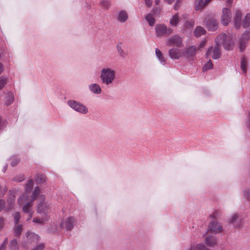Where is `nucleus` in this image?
<instances>
[{
    "label": "nucleus",
    "instance_id": "423d86ee",
    "mask_svg": "<svg viewBox=\"0 0 250 250\" xmlns=\"http://www.w3.org/2000/svg\"><path fill=\"white\" fill-rule=\"evenodd\" d=\"M68 104L74 110L82 114H86L88 111V108L81 103L74 100H69L67 102Z\"/></svg>",
    "mask_w": 250,
    "mask_h": 250
},
{
    "label": "nucleus",
    "instance_id": "e433bc0d",
    "mask_svg": "<svg viewBox=\"0 0 250 250\" xmlns=\"http://www.w3.org/2000/svg\"><path fill=\"white\" fill-rule=\"evenodd\" d=\"M194 24V21L191 20L190 21H187L184 25L185 28H188L192 27Z\"/></svg>",
    "mask_w": 250,
    "mask_h": 250
},
{
    "label": "nucleus",
    "instance_id": "f8f14e48",
    "mask_svg": "<svg viewBox=\"0 0 250 250\" xmlns=\"http://www.w3.org/2000/svg\"><path fill=\"white\" fill-rule=\"evenodd\" d=\"M208 230L213 233H219L223 231V228L218 222L212 221L209 223L208 226Z\"/></svg>",
    "mask_w": 250,
    "mask_h": 250
},
{
    "label": "nucleus",
    "instance_id": "4468645a",
    "mask_svg": "<svg viewBox=\"0 0 250 250\" xmlns=\"http://www.w3.org/2000/svg\"><path fill=\"white\" fill-rule=\"evenodd\" d=\"M204 22L208 30L214 31L218 29V22L214 19H210L205 20Z\"/></svg>",
    "mask_w": 250,
    "mask_h": 250
},
{
    "label": "nucleus",
    "instance_id": "a19ab883",
    "mask_svg": "<svg viewBox=\"0 0 250 250\" xmlns=\"http://www.w3.org/2000/svg\"><path fill=\"white\" fill-rule=\"evenodd\" d=\"M45 245L43 243H41L37 245L35 248L31 250H43L44 249Z\"/></svg>",
    "mask_w": 250,
    "mask_h": 250
},
{
    "label": "nucleus",
    "instance_id": "9b49d317",
    "mask_svg": "<svg viewBox=\"0 0 250 250\" xmlns=\"http://www.w3.org/2000/svg\"><path fill=\"white\" fill-rule=\"evenodd\" d=\"M75 219L73 217H69L61 222L60 226L62 229L69 230L73 229Z\"/></svg>",
    "mask_w": 250,
    "mask_h": 250
},
{
    "label": "nucleus",
    "instance_id": "1a4fd4ad",
    "mask_svg": "<svg viewBox=\"0 0 250 250\" xmlns=\"http://www.w3.org/2000/svg\"><path fill=\"white\" fill-rule=\"evenodd\" d=\"M167 43L169 46H176L177 47H180L183 46V40L179 35H175L168 38Z\"/></svg>",
    "mask_w": 250,
    "mask_h": 250
},
{
    "label": "nucleus",
    "instance_id": "052dcab7",
    "mask_svg": "<svg viewBox=\"0 0 250 250\" xmlns=\"http://www.w3.org/2000/svg\"><path fill=\"white\" fill-rule=\"evenodd\" d=\"M7 165L3 167V172H4L6 170V169H7Z\"/></svg>",
    "mask_w": 250,
    "mask_h": 250
},
{
    "label": "nucleus",
    "instance_id": "13d9d810",
    "mask_svg": "<svg viewBox=\"0 0 250 250\" xmlns=\"http://www.w3.org/2000/svg\"><path fill=\"white\" fill-rule=\"evenodd\" d=\"M212 0H205V3H206V4H208Z\"/></svg>",
    "mask_w": 250,
    "mask_h": 250
},
{
    "label": "nucleus",
    "instance_id": "4d7b16f0",
    "mask_svg": "<svg viewBox=\"0 0 250 250\" xmlns=\"http://www.w3.org/2000/svg\"><path fill=\"white\" fill-rule=\"evenodd\" d=\"M165 0V1L167 2L169 4H171L174 1V0Z\"/></svg>",
    "mask_w": 250,
    "mask_h": 250
},
{
    "label": "nucleus",
    "instance_id": "c9c22d12",
    "mask_svg": "<svg viewBox=\"0 0 250 250\" xmlns=\"http://www.w3.org/2000/svg\"><path fill=\"white\" fill-rule=\"evenodd\" d=\"M7 83V78L4 77H0V90L3 88Z\"/></svg>",
    "mask_w": 250,
    "mask_h": 250
},
{
    "label": "nucleus",
    "instance_id": "37998d69",
    "mask_svg": "<svg viewBox=\"0 0 250 250\" xmlns=\"http://www.w3.org/2000/svg\"><path fill=\"white\" fill-rule=\"evenodd\" d=\"M182 2V0H177L176 3L175 4L174 6V8L175 10H177L181 6V3Z\"/></svg>",
    "mask_w": 250,
    "mask_h": 250
},
{
    "label": "nucleus",
    "instance_id": "09e8293b",
    "mask_svg": "<svg viewBox=\"0 0 250 250\" xmlns=\"http://www.w3.org/2000/svg\"><path fill=\"white\" fill-rule=\"evenodd\" d=\"M5 206V201L0 199V212L4 208Z\"/></svg>",
    "mask_w": 250,
    "mask_h": 250
},
{
    "label": "nucleus",
    "instance_id": "864d4df0",
    "mask_svg": "<svg viewBox=\"0 0 250 250\" xmlns=\"http://www.w3.org/2000/svg\"><path fill=\"white\" fill-rule=\"evenodd\" d=\"M37 182H43L45 181V180L44 179V176H43V175H42V176H41V180H40V181H39V180H38V179H37Z\"/></svg>",
    "mask_w": 250,
    "mask_h": 250
},
{
    "label": "nucleus",
    "instance_id": "bb28decb",
    "mask_svg": "<svg viewBox=\"0 0 250 250\" xmlns=\"http://www.w3.org/2000/svg\"><path fill=\"white\" fill-rule=\"evenodd\" d=\"M155 54L160 62L163 64L165 65L166 62V60L163 56V54L161 51L158 48L155 49Z\"/></svg>",
    "mask_w": 250,
    "mask_h": 250
},
{
    "label": "nucleus",
    "instance_id": "bf43d9fd",
    "mask_svg": "<svg viewBox=\"0 0 250 250\" xmlns=\"http://www.w3.org/2000/svg\"><path fill=\"white\" fill-rule=\"evenodd\" d=\"M161 0H155V2L156 5H158L160 2Z\"/></svg>",
    "mask_w": 250,
    "mask_h": 250
},
{
    "label": "nucleus",
    "instance_id": "4be33fe9",
    "mask_svg": "<svg viewBox=\"0 0 250 250\" xmlns=\"http://www.w3.org/2000/svg\"><path fill=\"white\" fill-rule=\"evenodd\" d=\"M197 49L195 46H190L186 49L185 55L187 57L193 56L195 55Z\"/></svg>",
    "mask_w": 250,
    "mask_h": 250
},
{
    "label": "nucleus",
    "instance_id": "de8ad7c7",
    "mask_svg": "<svg viewBox=\"0 0 250 250\" xmlns=\"http://www.w3.org/2000/svg\"><path fill=\"white\" fill-rule=\"evenodd\" d=\"M117 48L118 52L119 53V54L121 56H123V54L124 53V51L122 49L121 45L119 44H118L117 46Z\"/></svg>",
    "mask_w": 250,
    "mask_h": 250
},
{
    "label": "nucleus",
    "instance_id": "473e14b6",
    "mask_svg": "<svg viewBox=\"0 0 250 250\" xmlns=\"http://www.w3.org/2000/svg\"><path fill=\"white\" fill-rule=\"evenodd\" d=\"M241 67L243 72L245 73L247 70V61L244 58H243L241 60Z\"/></svg>",
    "mask_w": 250,
    "mask_h": 250
},
{
    "label": "nucleus",
    "instance_id": "393cba45",
    "mask_svg": "<svg viewBox=\"0 0 250 250\" xmlns=\"http://www.w3.org/2000/svg\"><path fill=\"white\" fill-rule=\"evenodd\" d=\"M14 100V94L11 92H8L5 97V103L6 105L11 104Z\"/></svg>",
    "mask_w": 250,
    "mask_h": 250
},
{
    "label": "nucleus",
    "instance_id": "6e6d98bb",
    "mask_svg": "<svg viewBox=\"0 0 250 250\" xmlns=\"http://www.w3.org/2000/svg\"><path fill=\"white\" fill-rule=\"evenodd\" d=\"M233 0H227V3L228 5L231 4Z\"/></svg>",
    "mask_w": 250,
    "mask_h": 250
},
{
    "label": "nucleus",
    "instance_id": "f3484780",
    "mask_svg": "<svg viewBox=\"0 0 250 250\" xmlns=\"http://www.w3.org/2000/svg\"><path fill=\"white\" fill-rule=\"evenodd\" d=\"M15 199V192L14 191H10V197L7 199V203L8 206L6 207L5 209L6 211H9L13 207V203Z\"/></svg>",
    "mask_w": 250,
    "mask_h": 250
},
{
    "label": "nucleus",
    "instance_id": "58836bf2",
    "mask_svg": "<svg viewBox=\"0 0 250 250\" xmlns=\"http://www.w3.org/2000/svg\"><path fill=\"white\" fill-rule=\"evenodd\" d=\"M7 243L8 239L7 238H6L4 240L3 242L0 246V250H5Z\"/></svg>",
    "mask_w": 250,
    "mask_h": 250
},
{
    "label": "nucleus",
    "instance_id": "4c0bfd02",
    "mask_svg": "<svg viewBox=\"0 0 250 250\" xmlns=\"http://www.w3.org/2000/svg\"><path fill=\"white\" fill-rule=\"evenodd\" d=\"M242 38H243L246 41L248 40H250V30L245 32Z\"/></svg>",
    "mask_w": 250,
    "mask_h": 250
},
{
    "label": "nucleus",
    "instance_id": "a878e982",
    "mask_svg": "<svg viewBox=\"0 0 250 250\" xmlns=\"http://www.w3.org/2000/svg\"><path fill=\"white\" fill-rule=\"evenodd\" d=\"M49 220L47 217H44L43 216H41V217H37L34 218L33 220V222L35 223H38L40 224L43 225Z\"/></svg>",
    "mask_w": 250,
    "mask_h": 250
},
{
    "label": "nucleus",
    "instance_id": "a18cd8bd",
    "mask_svg": "<svg viewBox=\"0 0 250 250\" xmlns=\"http://www.w3.org/2000/svg\"><path fill=\"white\" fill-rule=\"evenodd\" d=\"M19 162V160L18 158H14L12 159L11 164L12 167L16 166Z\"/></svg>",
    "mask_w": 250,
    "mask_h": 250
},
{
    "label": "nucleus",
    "instance_id": "c756f323",
    "mask_svg": "<svg viewBox=\"0 0 250 250\" xmlns=\"http://www.w3.org/2000/svg\"><path fill=\"white\" fill-rule=\"evenodd\" d=\"M22 231V225H17L14 228V232L15 235L17 236H20L21 231Z\"/></svg>",
    "mask_w": 250,
    "mask_h": 250
},
{
    "label": "nucleus",
    "instance_id": "7ed1b4c3",
    "mask_svg": "<svg viewBox=\"0 0 250 250\" xmlns=\"http://www.w3.org/2000/svg\"><path fill=\"white\" fill-rule=\"evenodd\" d=\"M38 200L40 201V203L38 206L37 213L41 216L47 217L48 219H49L51 210L50 204L44 202L45 196L43 195L39 196Z\"/></svg>",
    "mask_w": 250,
    "mask_h": 250
},
{
    "label": "nucleus",
    "instance_id": "c03bdc74",
    "mask_svg": "<svg viewBox=\"0 0 250 250\" xmlns=\"http://www.w3.org/2000/svg\"><path fill=\"white\" fill-rule=\"evenodd\" d=\"M244 195L248 200H250V189L246 190L244 191Z\"/></svg>",
    "mask_w": 250,
    "mask_h": 250
},
{
    "label": "nucleus",
    "instance_id": "5fc2aeb1",
    "mask_svg": "<svg viewBox=\"0 0 250 250\" xmlns=\"http://www.w3.org/2000/svg\"><path fill=\"white\" fill-rule=\"evenodd\" d=\"M3 71V65L0 63V74L2 73Z\"/></svg>",
    "mask_w": 250,
    "mask_h": 250
},
{
    "label": "nucleus",
    "instance_id": "f704fd0d",
    "mask_svg": "<svg viewBox=\"0 0 250 250\" xmlns=\"http://www.w3.org/2000/svg\"><path fill=\"white\" fill-rule=\"evenodd\" d=\"M21 218V213L19 212H16L15 213L14 215V219L15 221V224L17 225L19 221Z\"/></svg>",
    "mask_w": 250,
    "mask_h": 250
},
{
    "label": "nucleus",
    "instance_id": "ddd939ff",
    "mask_svg": "<svg viewBox=\"0 0 250 250\" xmlns=\"http://www.w3.org/2000/svg\"><path fill=\"white\" fill-rule=\"evenodd\" d=\"M170 57L172 59H179L185 55V53L180 49L177 48H172L168 51Z\"/></svg>",
    "mask_w": 250,
    "mask_h": 250
},
{
    "label": "nucleus",
    "instance_id": "79ce46f5",
    "mask_svg": "<svg viewBox=\"0 0 250 250\" xmlns=\"http://www.w3.org/2000/svg\"><path fill=\"white\" fill-rule=\"evenodd\" d=\"M24 179V177L23 175H21L17 177H15L14 178V181L17 182H21Z\"/></svg>",
    "mask_w": 250,
    "mask_h": 250
},
{
    "label": "nucleus",
    "instance_id": "6ab92c4d",
    "mask_svg": "<svg viewBox=\"0 0 250 250\" xmlns=\"http://www.w3.org/2000/svg\"><path fill=\"white\" fill-rule=\"evenodd\" d=\"M206 244L209 247H214L217 244L216 237L212 235L208 236L205 240Z\"/></svg>",
    "mask_w": 250,
    "mask_h": 250
},
{
    "label": "nucleus",
    "instance_id": "aec40b11",
    "mask_svg": "<svg viewBox=\"0 0 250 250\" xmlns=\"http://www.w3.org/2000/svg\"><path fill=\"white\" fill-rule=\"evenodd\" d=\"M206 5L204 0H195L194 1V9L196 11L202 10L204 8Z\"/></svg>",
    "mask_w": 250,
    "mask_h": 250
},
{
    "label": "nucleus",
    "instance_id": "0eeeda50",
    "mask_svg": "<svg viewBox=\"0 0 250 250\" xmlns=\"http://www.w3.org/2000/svg\"><path fill=\"white\" fill-rule=\"evenodd\" d=\"M232 18L231 10L228 8H224L222 9L221 16V22L225 26L228 25L230 22Z\"/></svg>",
    "mask_w": 250,
    "mask_h": 250
},
{
    "label": "nucleus",
    "instance_id": "5701e85b",
    "mask_svg": "<svg viewBox=\"0 0 250 250\" xmlns=\"http://www.w3.org/2000/svg\"><path fill=\"white\" fill-rule=\"evenodd\" d=\"M206 33V30L200 26L196 27L194 31V34L197 37H199L202 35H205Z\"/></svg>",
    "mask_w": 250,
    "mask_h": 250
},
{
    "label": "nucleus",
    "instance_id": "72a5a7b5",
    "mask_svg": "<svg viewBox=\"0 0 250 250\" xmlns=\"http://www.w3.org/2000/svg\"><path fill=\"white\" fill-rule=\"evenodd\" d=\"M213 64L210 61H208L207 63L203 66V70L207 71L209 69H210L212 68Z\"/></svg>",
    "mask_w": 250,
    "mask_h": 250
},
{
    "label": "nucleus",
    "instance_id": "ea45409f",
    "mask_svg": "<svg viewBox=\"0 0 250 250\" xmlns=\"http://www.w3.org/2000/svg\"><path fill=\"white\" fill-rule=\"evenodd\" d=\"M102 6L104 8H108L110 6V2L108 0H103L101 2Z\"/></svg>",
    "mask_w": 250,
    "mask_h": 250
},
{
    "label": "nucleus",
    "instance_id": "412c9836",
    "mask_svg": "<svg viewBox=\"0 0 250 250\" xmlns=\"http://www.w3.org/2000/svg\"><path fill=\"white\" fill-rule=\"evenodd\" d=\"M127 18L128 15L125 11H120L117 14V20L120 22H125Z\"/></svg>",
    "mask_w": 250,
    "mask_h": 250
},
{
    "label": "nucleus",
    "instance_id": "cd10ccee",
    "mask_svg": "<svg viewBox=\"0 0 250 250\" xmlns=\"http://www.w3.org/2000/svg\"><path fill=\"white\" fill-rule=\"evenodd\" d=\"M242 25L244 28L249 26L250 25V14H247L242 21Z\"/></svg>",
    "mask_w": 250,
    "mask_h": 250
},
{
    "label": "nucleus",
    "instance_id": "a211bd4d",
    "mask_svg": "<svg viewBox=\"0 0 250 250\" xmlns=\"http://www.w3.org/2000/svg\"><path fill=\"white\" fill-rule=\"evenodd\" d=\"M89 90L93 93L100 94L102 92L100 86L96 83H91L88 85Z\"/></svg>",
    "mask_w": 250,
    "mask_h": 250
},
{
    "label": "nucleus",
    "instance_id": "8fccbe9b",
    "mask_svg": "<svg viewBox=\"0 0 250 250\" xmlns=\"http://www.w3.org/2000/svg\"><path fill=\"white\" fill-rule=\"evenodd\" d=\"M145 2L148 7H150L152 5V0H145Z\"/></svg>",
    "mask_w": 250,
    "mask_h": 250
},
{
    "label": "nucleus",
    "instance_id": "603ef678",
    "mask_svg": "<svg viewBox=\"0 0 250 250\" xmlns=\"http://www.w3.org/2000/svg\"><path fill=\"white\" fill-rule=\"evenodd\" d=\"M206 41H203L202 42H201V43H200V45H199V47L200 48H202L205 45H206Z\"/></svg>",
    "mask_w": 250,
    "mask_h": 250
},
{
    "label": "nucleus",
    "instance_id": "2eb2a0df",
    "mask_svg": "<svg viewBox=\"0 0 250 250\" xmlns=\"http://www.w3.org/2000/svg\"><path fill=\"white\" fill-rule=\"evenodd\" d=\"M242 12L240 10L236 9L234 13V24L237 28L241 26L242 23Z\"/></svg>",
    "mask_w": 250,
    "mask_h": 250
},
{
    "label": "nucleus",
    "instance_id": "2f4dec72",
    "mask_svg": "<svg viewBox=\"0 0 250 250\" xmlns=\"http://www.w3.org/2000/svg\"><path fill=\"white\" fill-rule=\"evenodd\" d=\"M246 41L243 38H241L239 41V49L240 51L242 52L246 48Z\"/></svg>",
    "mask_w": 250,
    "mask_h": 250
},
{
    "label": "nucleus",
    "instance_id": "b1692460",
    "mask_svg": "<svg viewBox=\"0 0 250 250\" xmlns=\"http://www.w3.org/2000/svg\"><path fill=\"white\" fill-rule=\"evenodd\" d=\"M180 21V18L178 15V13L175 14L174 15H173L170 21V24L172 26H177Z\"/></svg>",
    "mask_w": 250,
    "mask_h": 250
},
{
    "label": "nucleus",
    "instance_id": "49530a36",
    "mask_svg": "<svg viewBox=\"0 0 250 250\" xmlns=\"http://www.w3.org/2000/svg\"><path fill=\"white\" fill-rule=\"evenodd\" d=\"M5 219L3 217H0V230L3 228L4 225Z\"/></svg>",
    "mask_w": 250,
    "mask_h": 250
},
{
    "label": "nucleus",
    "instance_id": "dca6fc26",
    "mask_svg": "<svg viewBox=\"0 0 250 250\" xmlns=\"http://www.w3.org/2000/svg\"><path fill=\"white\" fill-rule=\"evenodd\" d=\"M26 236L27 242L29 243H38L40 239L38 234L29 231L26 232Z\"/></svg>",
    "mask_w": 250,
    "mask_h": 250
},
{
    "label": "nucleus",
    "instance_id": "f03ea898",
    "mask_svg": "<svg viewBox=\"0 0 250 250\" xmlns=\"http://www.w3.org/2000/svg\"><path fill=\"white\" fill-rule=\"evenodd\" d=\"M100 78L103 84L111 86L115 80L116 71L110 67H104L101 69Z\"/></svg>",
    "mask_w": 250,
    "mask_h": 250
},
{
    "label": "nucleus",
    "instance_id": "20e7f679",
    "mask_svg": "<svg viewBox=\"0 0 250 250\" xmlns=\"http://www.w3.org/2000/svg\"><path fill=\"white\" fill-rule=\"evenodd\" d=\"M41 191V188L39 187H36L31 195L29 196V198H28V201L23 204L20 205L21 206L24 204L22 207L23 212L25 213H27L33 211L31 208L32 206V203L35 200V199L39 195Z\"/></svg>",
    "mask_w": 250,
    "mask_h": 250
},
{
    "label": "nucleus",
    "instance_id": "3c124183",
    "mask_svg": "<svg viewBox=\"0 0 250 250\" xmlns=\"http://www.w3.org/2000/svg\"><path fill=\"white\" fill-rule=\"evenodd\" d=\"M33 213V211L27 213L28 216V217L27 219V221H28L31 219V218L32 217Z\"/></svg>",
    "mask_w": 250,
    "mask_h": 250
},
{
    "label": "nucleus",
    "instance_id": "680f3d73",
    "mask_svg": "<svg viewBox=\"0 0 250 250\" xmlns=\"http://www.w3.org/2000/svg\"><path fill=\"white\" fill-rule=\"evenodd\" d=\"M183 17L184 18H187V17H188V15L187 14H185V15H184L183 16Z\"/></svg>",
    "mask_w": 250,
    "mask_h": 250
},
{
    "label": "nucleus",
    "instance_id": "f257e3e1",
    "mask_svg": "<svg viewBox=\"0 0 250 250\" xmlns=\"http://www.w3.org/2000/svg\"><path fill=\"white\" fill-rule=\"evenodd\" d=\"M215 42L216 46L214 48L210 47L206 53V57H208L211 53H213L212 58L213 59H217L220 57L221 53L219 46L223 45L226 50H230L233 46L232 37L230 35H227L222 33L218 35L216 39Z\"/></svg>",
    "mask_w": 250,
    "mask_h": 250
},
{
    "label": "nucleus",
    "instance_id": "9d476101",
    "mask_svg": "<svg viewBox=\"0 0 250 250\" xmlns=\"http://www.w3.org/2000/svg\"><path fill=\"white\" fill-rule=\"evenodd\" d=\"M229 222L233 225L234 227L239 228L243 225V218L239 214H233L229 220Z\"/></svg>",
    "mask_w": 250,
    "mask_h": 250
},
{
    "label": "nucleus",
    "instance_id": "7c9ffc66",
    "mask_svg": "<svg viewBox=\"0 0 250 250\" xmlns=\"http://www.w3.org/2000/svg\"><path fill=\"white\" fill-rule=\"evenodd\" d=\"M146 19L149 23V25L152 26L154 25L155 23V19L151 14L147 15L146 17Z\"/></svg>",
    "mask_w": 250,
    "mask_h": 250
},
{
    "label": "nucleus",
    "instance_id": "6e6552de",
    "mask_svg": "<svg viewBox=\"0 0 250 250\" xmlns=\"http://www.w3.org/2000/svg\"><path fill=\"white\" fill-rule=\"evenodd\" d=\"M155 32L157 36L161 37L170 34L173 30L171 28H167L164 24H159L155 27Z\"/></svg>",
    "mask_w": 250,
    "mask_h": 250
},
{
    "label": "nucleus",
    "instance_id": "39448f33",
    "mask_svg": "<svg viewBox=\"0 0 250 250\" xmlns=\"http://www.w3.org/2000/svg\"><path fill=\"white\" fill-rule=\"evenodd\" d=\"M34 186V182L32 180H29L25 186V192L23 193L18 200V203L21 205L28 201L29 198L28 194L30 193Z\"/></svg>",
    "mask_w": 250,
    "mask_h": 250
},
{
    "label": "nucleus",
    "instance_id": "c85d7f7f",
    "mask_svg": "<svg viewBox=\"0 0 250 250\" xmlns=\"http://www.w3.org/2000/svg\"><path fill=\"white\" fill-rule=\"evenodd\" d=\"M9 247L11 250H18L19 247L17 241L16 239L11 240L10 242Z\"/></svg>",
    "mask_w": 250,
    "mask_h": 250
}]
</instances>
